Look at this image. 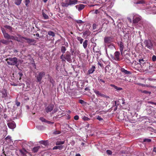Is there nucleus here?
Listing matches in <instances>:
<instances>
[{"mask_svg":"<svg viewBox=\"0 0 156 156\" xmlns=\"http://www.w3.org/2000/svg\"><path fill=\"white\" fill-rule=\"evenodd\" d=\"M64 143L65 141H58L56 142L55 144L56 145H62Z\"/></svg>","mask_w":156,"mask_h":156,"instance_id":"26","label":"nucleus"},{"mask_svg":"<svg viewBox=\"0 0 156 156\" xmlns=\"http://www.w3.org/2000/svg\"><path fill=\"white\" fill-rule=\"evenodd\" d=\"M16 105L17 106H19L20 105V103L19 102H17L16 103Z\"/></svg>","mask_w":156,"mask_h":156,"instance_id":"52","label":"nucleus"},{"mask_svg":"<svg viewBox=\"0 0 156 156\" xmlns=\"http://www.w3.org/2000/svg\"><path fill=\"white\" fill-rule=\"evenodd\" d=\"M94 92L98 96H101V97H104L105 96L104 94L101 93L99 91L97 90H94Z\"/></svg>","mask_w":156,"mask_h":156,"instance_id":"15","label":"nucleus"},{"mask_svg":"<svg viewBox=\"0 0 156 156\" xmlns=\"http://www.w3.org/2000/svg\"><path fill=\"white\" fill-rule=\"evenodd\" d=\"M48 34L50 35L52 37H54L55 35V33L52 31H49L48 33Z\"/></svg>","mask_w":156,"mask_h":156,"instance_id":"34","label":"nucleus"},{"mask_svg":"<svg viewBox=\"0 0 156 156\" xmlns=\"http://www.w3.org/2000/svg\"><path fill=\"white\" fill-rule=\"evenodd\" d=\"M108 103L107 102H102V107L103 108H104L105 107L107 106V105H108Z\"/></svg>","mask_w":156,"mask_h":156,"instance_id":"31","label":"nucleus"},{"mask_svg":"<svg viewBox=\"0 0 156 156\" xmlns=\"http://www.w3.org/2000/svg\"><path fill=\"white\" fill-rule=\"evenodd\" d=\"M120 53L119 51H116L114 53V59L117 61H119L120 60L119 56Z\"/></svg>","mask_w":156,"mask_h":156,"instance_id":"9","label":"nucleus"},{"mask_svg":"<svg viewBox=\"0 0 156 156\" xmlns=\"http://www.w3.org/2000/svg\"><path fill=\"white\" fill-rule=\"evenodd\" d=\"M90 32L89 30H87L83 33V35L84 36L86 37L89 36L90 35Z\"/></svg>","mask_w":156,"mask_h":156,"instance_id":"17","label":"nucleus"},{"mask_svg":"<svg viewBox=\"0 0 156 156\" xmlns=\"http://www.w3.org/2000/svg\"><path fill=\"white\" fill-rule=\"evenodd\" d=\"M138 84L139 85L142 86L143 87H144V84H142V83H138Z\"/></svg>","mask_w":156,"mask_h":156,"instance_id":"60","label":"nucleus"},{"mask_svg":"<svg viewBox=\"0 0 156 156\" xmlns=\"http://www.w3.org/2000/svg\"><path fill=\"white\" fill-rule=\"evenodd\" d=\"M23 38L27 40V43L28 44H34L36 42L35 40L34 39L29 38L26 37H23Z\"/></svg>","mask_w":156,"mask_h":156,"instance_id":"7","label":"nucleus"},{"mask_svg":"<svg viewBox=\"0 0 156 156\" xmlns=\"http://www.w3.org/2000/svg\"><path fill=\"white\" fill-rule=\"evenodd\" d=\"M42 15L44 19L45 20L48 19L49 18L48 16L44 12L43 10H42Z\"/></svg>","mask_w":156,"mask_h":156,"instance_id":"27","label":"nucleus"},{"mask_svg":"<svg viewBox=\"0 0 156 156\" xmlns=\"http://www.w3.org/2000/svg\"><path fill=\"white\" fill-rule=\"evenodd\" d=\"M35 35L37 37H39V34L38 33L36 34Z\"/></svg>","mask_w":156,"mask_h":156,"instance_id":"63","label":"nucleus"},{"mask_svg":"<svg viewBox=\"0 0 156 156\" xmlns=\"http://www.w3.org/2000/svg\"><path fill=\"white\" fill-rule=\"evenodd\" d=\"M30 2V0H25V5L27 6H28V4H29Z\"/></svg>","mask_w":156,"mask_h":156,"instance_id":"39","label":"nucleus"},{"mask_svg":"<svg viewBox=\"0 0 156 156\" xmlns=\"http://www.w3.org/2000/svg\"><path fill=\"white\" fill-rule=\"evenodd\" d=\"M144 44L145 47L151 50L155 48L156 44L155 43L150 40H146L144 41Z\"/></svg>","mask_w":156,"mask_h":156,"instance_id":"1","label":"nucleus"},{"mask_svg":"<svg viewBox=\"0 0 156 156\" xmlns=\"http://www.w3.org/2000/svg\"><path fill=\"white\" fill-rule=\"evenodd\" d=\"M50 81L51 83H52V84L53 83L54 81H53V79L52 78H50Z\"/></svg>","mask_w":156,"mask_h":156,"instance_id":"51","label":"nucleus"},{"mask_svg":"<svg viewBox=\"0 0 156 156\" xmlns=\"http://www.w3.org/2000/svg\"><path fill=\"white\" fill-rule=\"evenodd\" d=\"M152 60L153 61H155L156 60V56L154 55L152 57Z\"/></svg>","mask_w":156,"mask_h":156,"instance_id":"45","label":"nucleus"},{"mask_svg":"<svg viewBox=\"0 0 156 156\" xmlns=\"http://www.w3.org/2000/svg\"><path fill=\"white\" fill-rule=\"evenodd\" d=\"M2 30L5 38L7 39L11 38L10 37V36H9V34H8L7 33L5 32L4 29H2Z\"/></svg>","mask_w":156,"mask_h":156,"instance_id":"12","label":"nucleus"},{"mask_svg":"<svg viewBox=\"0 0 156 156\" xmlns=\"http://www.w3.org/2000/svg\"><path fill=\"white\" fill-rule=\"evenodd\" d=\"M121 71L122 72L126 74H131V73L130 71H128L123 68H122L121 69Z\"/></svg>","mask_w":156,"mask_h":156,"instance_id":"18","label":"nucleus"},{"mask_svg":"<svg viewBox=\"0 0 156 156\" xmlns=\"http://www.w3.org/2000/svg\"><path fill=\"white\" fill-rule=\"evenodd\" d=\"M95 67L94 66H93L88 70V73L89 74L93 73L95 71Z\"/></svg>","mask_w":156,"mask_h":156,"instance_id":"19","label":"nucleus"},{"mask_svg":"<svg viewBox=\"0 0 156 156\" xmlns=\"http://www.w3.org/2000/svg\"><path fill=\"white\" fill-rule=\"evenodd\" d=\"M40 119L42 122H46V119L43 117H40Z\"/></svg>","mask_w":156,"mask_h":156,"instance_id":"40","label":"nucleus"},{"mask_svg":"<svg viewBox=\"0 0 156 156\" xmlns=\"http://www.w3.org/2000/svg\"><path fill=\"white\" fill-rule=\"evenodd\" d=\"M22 0H15V4L17 5H20L22 1Z\"/></svg>","mask_w":156,"mask_h":156,"instance_id":"29","label":"nucleus"},{"mask_svg":"<svg viewBox=\"0 0 156 156\" xmlns=\"http://www.w3.org/2000/svg\"><path fill=\"white\" fill-rule=\"evenodd\" d=\"M153 151L155 152H156V147H154L153 149Z\"/></svg>","mask_w":156,"mask_h":156,"instance_id":"59","label":"nucleus"},{"mask_svg":"<svg viewBox=\"0 0 156 156\" xmlns=\"http://www.w3.org/2000/svg\"><path fill=\"white\" fill-rule=\"evenodd\" d=\"M8 65H16L17 63V59L16 57L9 58L6 59Z\"/></svg>","mask_w":156,"mask_h":156,"instance_id":"3","label":"nucleus"},{"mask_svg":"<svg viewBox=\"0 0 156 156\" xmlns=\"http://www.w3.org/2000/svg\"><path fill=\"white\" fill-rule=\"evenodd\" d=\"M151 140L150 139H144V142H151Z\"/></svg>","mask_w":156,"mask_h":156,"instance_id":"38","label":"nucleus"},{"mask_svg":"<svg viewBox=\"0 0 156 156\" xmlns=\"http://www.w3.org/2000/svg\"><path fill=\"white\" fill-rule=\"evenodd\" d=\"M144 87H154L153 86H151L150 85H147V84L144 85Z\"/></svg>","mask_w":156,"mask_h":156,"instance_id":"49","label":"nucleus"},{"mask_svg":"<svg viewBox=\"0 0 156 156\" xmlns=\"http://www.w3.org/2000/svg\"><path fill=\"white\" fill-rule=\"evenodd\" d=\"M112 38L110 37H106L104 38V41L105 44H108L110 43L112 41Z\"/></svg>","mask_w":156,"mask_h":156,"instance_id":"8","label":"nucleus"},{"mask_svg":"<svg viewBox=\"0 0 156 156\" xmlns=\"http://www.w3.org/2000/svg\"><path fill=\"white\" fill-rule=\"evenodd\" d=\"M70 5L69 2L68 3H64L62 4V6L64 7H67L69 5Z\"/></svg>","mask_w":156,"mask_h":156,"instance_id":"37","label":"nucleus"},{"mask_svg":"<svg viewBox=\"0 0 156 156\" xmlns=\"http://www.w3.org/2000/svg\"><path fill=\"white\" fill-rule=\"evenodd\" d=\"M88 41L85 40L83 43V48L86 49L87 47Z\"/></svg>","mask_w":156,"mask_h":156,"instance_id":"28","label":"nucleus"},{"mask_svg":"<svg viewBox=\"0 0 156 156\" xmlns=\"http://www.w3.org/2000/svg\"><path fill=\"white\" fill-rule=\"evenodd\" d=\"M46 122L48 123V124H53V122H51L50 121H47Z\"/></svg>","mask_w":156,"mask_h":156,"instance_id":"54","label":"nucleus"},{"mask_svg":"<svg viewBox=\"0 0 156 156\" xmlns=\"http://www.w3.org/2000/svg\"><path fill=\"white\" fill-rule=\"evenodd\" d=\"M107 17H108V18H109L111 19L112 21H114V20H113V18L112 17H111V16L108 15L107 16Z\"/></svg>","mask_w":156,"mask_h":156,"instance_id":"57","label":"nucleus"},{"mask_svg":"<svg viewBox=\"0 0 156 156\" xmlns=\"http://www.w3.org/2000/svg\"><path fill=\"white\" fill-rule=\"evenodd\" d=\"M136 4H141L143 5L144 4H146V3L144 0H141L137 2L136 3Z\"/></svg>","mask_w":156,"mask_h":156,"instance_id":"24","label":"nucleus"},{"mask_svg":"<svg viewBox=\"0 0 156 156\" xmlns=\"http://www.w3.org/2000/svg\"><path fill=\"white\" fill-rule=\"evenodd\" d=\"M2 97L3 98H6L7 96V94L6 90H4L2 91Z\"/></svg>","mask_w":156,"mask_h":156,"instance_id":"25","label":"nucleus"},{"mask_svg":"<svg viewBox=\"0 0 156 156\" xmlns=\"http://www.w3.org/2000/svg\"><path fill=\"white\" fill-rule=\"evenodd\" d=\"M97 119L99 121H102L103 120V119L101 117V116H98Z\"/></svg>","mask_w":156,"mask_h":156,"instance_id":"46","label":"nucleus"},{"mask_svg":"<svg viewBox=\"0 0 156 156\" xmlns=\"http://www.w3.org/2000/svg\"><path fill=\"white\" fill-rule=\"evenodd\" d=\"M18 74L20 77V79L21 78V77H22L23 76V74L21 72H19Z\"/></svg>","mask_w":156,"mask_h":156,"instance_id":"55","label":"nucleus"},{"mask_svg":"<svg viewBox=\"0 0 156 156\" xmlns=\"http://www.w3.org/2000/svg\"><path fill=\"white\" fill-rule=\"evenodd\" d=\"M75 156H81V155L80 154H77Z\"/></svg>","mask_w":156,"mask_h":156,"instance_id":"64","label":"nucleus"},{"mask_svg":"<svg viewBox=\"0 0 156 156\" xmlns=\"http://www.w3.org/2000/svg\"><path fill=\"white\" fill-rule=\"evenodd\" d=\"M1 42L3 44H6L7 43L8 41L6 40H2Z\"/></svg>","mask_w":156,"mask_h":156,"instance_id":"44","label":"nucleus"},{"mask_svg":"<svg viewBox=\"0 0 156 156\" xmlns=\"http://www.w3.org/2000/svg\"><path fill=\"white\" fill-rule=\"evenodd\" d=\"M110 86L113 87L117 91H119L122 90V88L118 87L117 86H116L114 84H111L110 85Z\"/></svg>","mask_w":156,"mask_h":156,"instance_id":"16","label":"nucleus"},{"mask_svg":"<svg viewBox=\"0 0 156 156\" xmlns=\"http://www.w3.org/2000/svg\"><path fill=\"white\" fill-rule=\"evenodd\" d=\"M107 17H108V18H109L111 19L112 21H114V20H113V18L112 17H111V16L108 15L107 16Z\"/></svg>","mask_w":156,"mask_h":156,"instance_id":"56","label":"nucleus"},{"mask_svg":"<svg viewBox=\"0 0 156 156\" xmlns=\"http://www.w3.org/2000/svg\"><path fill=\"white\" fill-rule=\"evenodd\" d=\"M93 51L94 52H98V51H96L95 50L94 48H93Z\"/></svg>","mask_w":156,"mask_h":156,"instance_id":"61","label":"nucleus"},{"mask_svg":"<svg viewBox=\"0 0 156 156\" xmlns=\"http://www.w3.org/2000/svg\"><path fill=\"white\" fill-rule=\"evenodd\" d=\"M43 126H37L36 127L38 129H41V128L43 127Z\"/></svg>","mask_w":156,"mask_h":156,"instance_id":"50","label":"nucleus"},{"mask_svg":"<svg viewBox=\"0 0 156 156\" xmlns=\"http://www.w3.org/2000/svg\"><path fill=\"white\" fill-rule=\"evenodd\" d=\"M106 152L108 154H109V155H111V154H112V151L109 150H107Z\"/></svg>","mask_w":156,"mask_h":156,"instance_id":"41","label":"nucleus"},{"mask_svg":"<svg viewBox=\"0 0 156 156\" xmlns=\"http://www.w3.org/2000/svg\"><path fill=\"white\" fill-rule=\"evenodd\" d=\"M54 107V105L53 104H50L45 108V110L47 113L50 112L53 110Z\"/></svg>","mask_w":156,"mask_h":156,"instance_id":"5","label":"nucleus"},{"mask_svg":"<svg viewBox=\"0 0 156 156\" xmlns=\"http://www.w3.org/2000/svg\"><path fill=\"white\" fill-rule=\"evenodd\" d=\"M61 132L58 130H55L53 132V134L55 135L61 133Z\"/></svg>","mask_w":156,"mask_h":156,"instance_id":"36","label":"nucleus"},{"mask_svg":"<svg viewBox=\"0 0 156 156\" xmlns=\"http://www.w3.org/2000/svg\"><path fill=\"white\" fill-rule=\"evenodd\" d=\"M105 5L107 7V9H111L113 6L114 2L113 0H110L108 1L105 4Z\"/></svg>","mask_w":156,"mask_h":156,"instance_id":"6","label":"nucleus"},{"mask_svg":"<svg viewBox=\"0 0 156 156\" xmlns=\"http://www.w3.org/2000/svg\"><path fill=\"white\" fill-rule=\"evenodd\" d=\"M82 118L83 120L84 121H89L90 120L89 118L85 116H83Z\"/></svg>","mask_w":156,"mask_h":156,"instance_id":"30","label":"nucleus"},{"mask_svg":"<svg viewBox=\"0 0 156 156\" xmlns=\"http://www.w3.org/2000/svg\"><path fill=\"white\" fill-rule=\"evenodd\" d=\"M75 7L79 11H80L84 9L85 5L83 4H79L76 5Z\"/></svg>","mask_w":156,"mask_h":156,"instance_id":"11","label":"nucleus"},{"mask_svg":"<svg viewBox=\"0 0 156 156\" xmlns=\"http://www.w3.org/2000/svg\"><path fill=\"white\" fill-rule=\"evenodd\" d=\"M74 119L75 120H77L79 119V117L78 115H76L74 116Z\"/></svg>","mask_w":156,"mask_h":156,"instance_id":"42","label":"nucleus"},{"mask_svg":"<svg viewBox=\"0 0 156 156\" xmlns=\"http://www.w3.org/2000/svg\"><path fill=\"white\" fill-rule=\"evenodd\" d=\"M64 147L63 145H60L58 146H56L53 147V149L55 150L58 149L60 150L62 149Z\"/></svg>","mask_w":156,"mask_h":156,"instance_id":"22","label":"nucleus"},{"mask_svg":"<svg viewBox=\"0 0 156 156\" xmlns=\"http://www.w3.org/2000/svg\"><path fill=\"white\" fill-rule=\"evenodd\" d=\"M40 142H41V144H45V141H41Z\"/></svg>","mask_w":156,"mask_h":156,"instance_id":"58","label":"nucleus"},{"mask_svg":"<svg viewBox=\"0 0 156 156\" xmlns=\"http://www.w3.org/2000/svg\"><path fill=\"white\" fill-rule=\"evenodd\" d=\"M119 49L121 51V54L122 55L123 53V49L124 48V45L123 43L122 42H120L119 44Z\"/></svg>","mask_w":156,"mask_h":156,"instance_id":"13","label":"nucleus"},{"mask_svg":"<svg viewBox=\"0 0 156 156\" xmlns=\"http://www.w3.org/2000/svg\"><path fill=\"white\" fill-rule=\"evenodd\" d=\"M9 127L11 129H13L16 127V124L14 122H9L8 123Z\"/></svg>","mask_w":156,"mask_h":156,"instance_id":"10","label":"nucleus"},{"mask_svg":"<svg viewBox=\"0 0 156 156\" xmlns=\"http://www.w3.org/2000/svg\"><path fill=\"white\" fill-rule=\"evenodd\" d=\"M141 92H142V93H144L146 94H150L151 93V92L148 91H146L145 90H141Z\"/></svg>","mask_w":156,"mask_h":156,"instance_id":"35","label":"nucleus"},{"mask_svg":"<svg viewBox=\"0 0 156 156\" xmlns=\"http://www.w3.org/2000/svg\"><path fill=\"white\" fill-rule=\"evenodd\" d=\"M79 102L82 104L84 103V102L83 100L80 99L79 100Z\"/></svg>","mask_w":156,"mask_h":156,"instance_id":"48","label":"nucleus"},{"mask_svg":"<svg viewBox=\"0 0 156 156\" xmlns=\"http://www.w3.org/2000/svg\"><path fill=\"white\" fill-rule=\"evenodd\" d=\"M89 90V88L88 87H86L85 89V90L87 91Z\"/></svg>","mask_w":156,"mask_h":156,"instance_id":"62","label":"nucleus"},{"mask_svg":"<svg viewBox=\"0 0 156 156\" xmlns=\"http://www.w3.org/2000/svg\"><path fill=\"white\" fill-rule=\"evenodd\" d=\"M60 58L63 62H65L66 60L70 63L72 62L71 54L68 52H66L65 55L62 54L61 55Z\"/></svg>","mask_w":156,"mask_h":156,"instance_id":"2","label":"nucleus"},{"mask_svg":"<svg viewBox=\"0 0 156 156\" xmlns=\"http://www.w3.org/2000/svg\"><path fill=\"white\" fill-rule=\"evenodd\" d=\"M40 148V146H37L34 147L33 148L32 150V151H33V152L34 153L37 152L39 150Z\"/></svg>","mask_w":156,"mask_h":156,"instance_id":"21","label":"nucleus"},{"mask_svg":"<svg viewBox=\"0 0 156 156\" xmlns=\"http://www.w3.org/2000/svg\"><path fill=\"white\" fill-rule=\"evenodd\" d=\"M45 75V73L44 72H40L36 76L37 81L38 82H40L43 77Z\"/></svg>","mask_w":156,"mask_h":156,"instance_id":"4","label":"nucleus"},{"mask_svg":"<svg viewBox=\"0 0 156 156\" xmlns=\"http://www.w3.org/2000/svg\"><path fill=\"white\" fill-rule=\"evenodd\" d=\"M98 80L100 83H101V82H102L103 83H105V81L102 80V79H101L100 78H98Z\"/></svg>","mask_w":156,"mask_h":156,"instance_id":"43","label":"nucleus"},{"mask_svg":"<svg viewBox=\"0 0 156 156\" xmlns=\"http://www.w3.org/2000/svg\"><path fill=\"white\" fill-rule=\"evenodd\" d=\"M77 39L80 42V44H82V43L83 40L82 38L80 37H78Z\"/></svg>","mask_w":156,"mask_h":156,"instance_id":"33","label":"nucleus"},{"mask_svg":"<svg viewBox=\"0 0 156 156\" xmlns=\"http://www.w3.org/2000/svg\"><path fill=\"white\" fill-rule=\"evenodd\" d=\"M57 111V109H54V110H53L52 113L53 114V113H55V112H56Z\"/></svg>","mask_w":156,"mask_h":156,"instance_id":"53","label":"nucleus"},{"mask_svg":"<svg viewBox=\"0 0 156 156\" xmlns=\"http://www.w3.org/2000/svg\"><path fill=\"white\" fill-rule=\"evenodd\" d=\"M5 139L6 140H11V137L10 136H8L5 138Z\"/></svg>","mask_w":156,"mask_h":156,"instance_id":"47","label":"nucleus"},{"mask_svg":"<svg viewBox=\"0 0 156 156\" xmlns=\"http://www.w3.org/2000/svg\"><path fill=\"white\" fill-rule=\"evenodd\" d=\"M77 0H69V2L70 5H71L77 4Z\"/></svg>","mask_w":156,"mask_h":156,"instance_id":"20","label":"nucleus"},{"mask_svg":"<svg viewBox=\"0 0 156 156\" xmlns=\"http://www.w3.org/2000/svg\"><path fill=\"white\" fill-rule=\"evenodd\" d=\"M19 36V37L17 39V40L19 42H23L24 41L23 40V39H24V38H22L23 37L21 36L20 35H19L18 36Z\"/></svg>","mask_w":156,"mask_h":156,"instance_id":"23","label":"nucleus"},{"mask_svg":"<svg viewBox=\"0 0 156 156\" xmlns=\"http://www.w3.org/2000/svg\"><path fill=\"white\" fill-rule=\"evenodd\" d=\"M140 20V17L137 16L134 17L133 18V22L134 23H138Z\"/></svg>","mask_w":156,"mask_h":156,"instance_id":"14","label":"nucleus"},{"mask_svg":"<svg viewBox=\"0 0 156 156\" xmlns=\"http://www.w3.org/2000/svg\"><path fill=\"white\" fill-rule=\"evenodd\" d=\"M66 50V48L65 47L62 46L61 47V52L63 53V54L64 53H65Z\"/></svg>","mask_w":156,"mask_h":156,"instance_id":"32","label":"nucleus"}]
</instances>
